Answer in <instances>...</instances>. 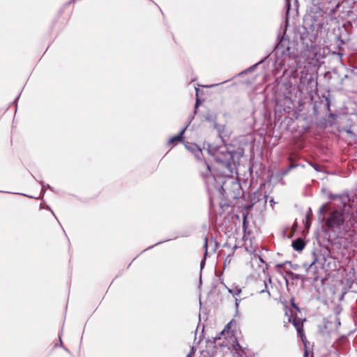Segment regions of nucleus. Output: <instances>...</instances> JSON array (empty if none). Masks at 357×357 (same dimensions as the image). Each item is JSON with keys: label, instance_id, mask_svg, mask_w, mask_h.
Listing matches in <instances>:
<instances>
[{"label": "nucleus", "instance_id": "7ed1b4c3", "mask_svg": "<svg viewBox=\"0 0 357 357\" xmlns=\"http://www.w3.org/2000/svg\"><path fill=\"white\" fill-rule=\"evenodd\" d=\"M293 324L298 332L299 337L301 338L302 342L305 343L306 337L304 333L303 323H301L300 321H294Z\"/></svg>", "mask_w": 357, "mask_h": 357}, {"label": "nucleus", "instance_id": "f257e3e1", "mask_svg": "<svg viewBox=\"0 0 357 357\" xmlns=\"http://www.w3.org/2000/svg\"><path fill=\"white\" fill-rule=\"evenodd\" d=\"M344 222V213L342 211L335 210L331 212L326 219V227L332 231L340 229Z\"/></svg>", "mask_w": 357, "mask_h": 357}, {"label": "nucleus", "instance_id": "39448f33", "mask_svg": "<svg viewBox=\"0 0 357 357\" xmlns=\"http://www.w3.org/2000/svg\"><path fill=\"white\" fill-rule=\"evenodd\" d=\"M185 128L182 129L177 135L172 137L169 140V144H173L175 142L182 141L183 135V134L185 132Z\"/></svg>", "mask_w": 357, "mask_h": 357}, {"label": "nucleus", "instance_id": "20e7f679", "mask_svg": "<svg viewBox=\"0 0 357 357\" xmlns=\"http://www.w3.org/2000/svg\"><path fill=\"white\" fill-rule=\"evenodd\" d=\"M292 247L296 251H301L305 248V243L301 238H297L293 241Z\"/></svg>", "mask_w": 357, "mask_h": 357}, {"label": "nucleus", "instance_id": "f03ea898", "mask_svg": "<svg viewBox=\"0 0 357 357\" xmlns=\"http://www.w3.org/2000/svg\"><path fill=\"white\" fill-rule=\"evenodd\" d=\"M317 260V259L315 258L310 264H307L306 263L304 264V266L306 268L307 273H310V272H312V275L315 280H317L319 278L317 271L316 270H314Z\"/></svg>", "mask_w": 357, "mask_h": 357}, {"label": "nucleus", "instance_id": "6e6552de", "mask_svg": "<svg viewBox=\"0 0 357 357\" xmlns=\"http://www.w3.org/2000/svg\"><path fill=\"white\" fill-rule=\"evenodd\" d=\"M204 248L205 249L204 255L206 257L208 254V250H208V239L206 238H205V239H204Z\"/></svg>", "mask_w": 357, "mask_h": 357}, {"label": "nucleus", "instance_id": "423d86ee", "mask_svg": "<svg viewBox=\"0 0 357 357\" xmlns=\"http://www.w3.org/2000/svg\"><path fill=\"white\" fill-rule=\"evenodd\" d=\"M236 322L234 319L231 320L225 327L224 330L222 331V333L227 332L229 333V331L233 327H236Z\"/></svg>", "mask_w": 357, "mask_h": 357}, {"label": "nucleus", "instance_id": "1a4fd4ad", "mask_svg": "<svg viewBox=\"0 0 357 357\" xmlns=\"http://www.w3.org/2000/svg\"><path fill=\"white\" fill-rule=\"evenodd\" d=\"M328 211V206H327V204H325V205H323V206L321 207V208H320V210H319V212H320V213H324V212H325V211Z\"/></svg>", "mask_w": 357, "mask_h": 357}, {"label": "nucleus", "instance_id": "f8f14e48", "mask_svg": "<svg viewBox=\"0 0 357 357\" xmlns=\"http://www.w3.org/2000/svg\"><path fill=\"white\" fill-rule=\"evenodd\" d=\"M207 169L209 170L210 169V167L208 165H207Z\"/></svg>", "mask_w": 357, "mask_h": 357}, {"label": "nucleus", "instance_id": "9b49d317", "mask_svg": "<svg viewBox=\"0 0 357 357\" xmlns=\"http://www.w3.org/2000/svg\"><path fill=\"white\" fill-rule=\"evenodd\" d=\"M238 300L236 298V305H238Z\"/></svg>", "mask_w": 357, "mask_h": 357}, {"label": "nucleus", "instance_id": "0eeeda50", "mask_svg": "<svg viewBox=\"0 0 357 357\" xmlns=\"http://www.w3.org/2000/svg\"><path fill=\"white\" fill-rule=\"evenodd\" d=\"M229 291L234 296H236L239 295L241 292V289L237 287H232L231 289H229Z\"/></svg>", "mask_w": 357, "mask_h": 357}, {"label": "nucleus", "instance_id": "9d476101", "mask_svg": "<svg viewBox=\"0 0 357 357\" xmlns=\"http://www.w3.org/2000/svg\"><path fill=\"white\" fill-rule=\"evenodd\" d=\"M310 215H307V220H308L310 219Z\"/></svg>", "mask_w": 357, "mask_h": 357}]
</instances>
